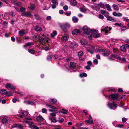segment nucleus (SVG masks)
I'll return each instance as SVG.
<instances>
[{
    "label": "nucleus",
    "mask_w": 129,
    "mask_h": 129,
    "mask_svg": "<svg viewBox=\"0 0 129 129\" xmlns=\"http://www.w3.org/2000/svg\"><path fill=\"white\" fill-rule=\"evenodd\" d=\"M28 7L31 10H33L35 8V6L33 4H31L30 5V6Z\"/></svg>",
    "instance_id": "bb28decb"
},
{
    "label": "nucleus",
    "mask_w": 129,
    "mask_h": 129,
    "mask_svg": "<svg viewBox=\"0 0 129 129\" xmlns=\"http://www.w3.org/2000/svg\"><path fill=\"white\" fill-rule=\"evenodd\" d=\"M35 16L36 19H40V18L39 17V16L38 14H35Z\"/></svg>",
    "instance_id": "6e6d98bb"
},
{
    "label": "nucleus",
    "mask_w": 129,
    "mask_h": 129,
    "mask_svg": "<svg viewBox=\"0 0 129 129\" xmlns=\"http://www.w3.org/2000/svg\"><path fill=\"white\" fill-rule=\"evenodd\" d=\"M60 27L65 32L67 31V29L69 28L70 26L69 24L67 23H65L63 24L59 23Z\"/></svg>",
    "instance_id": "f257e3e1"
},
{
    "label": "nucleus",
    "mask_w": 129,
    "mask_h": 129,
    "mask_svg": "<svg viewBox=\"0 0 129 129\" xmlns=\"http://www.w3.org/2000/svg\"><path fill=\"white\" fill-rule=\"evenodd\" d=\"M87 64L88 65H89L90 66L92 65L91 62L90 61H89L88 62Z\"/></svg>",
    "instance_id": "774afa93"
},
{
    "label": "nucleus",
    "mask_w": 129,
    "mask_h": 129,
    "mask_svg": "<svg viewBox=\"0 0 129 129\" xmlns=\"http://www.w3.org/2000/svg\"><path fill=\"white\" fill-rule=\"evenodd\" d=\"M120 50L123 51L124 52H125L126 51V48L125 46H122L120 47Z\"/></svg>",
    "instance_id": "2f4dec72"
},
{
    "label": "nucleus",
    "mask_w": 129,
    "mask_h": 129,
    "mask_svg": "<svg viewBox=\"0 0 129 129\" xmlns=\"http://www.w3.org/2000/svg\"><path fill=\"white\" fill-rule=\"evenodd\" d=\"M80 10L81 12H84L86 11L85 9L84 8H80Z\"/></svg>",
    "instance_id": "bf43d9fd"
},
{
    "label": "nucleus",
    "mask_w": 129,
    "mask_h": 129,
    "mask_svg": "<svg viewBox=\"0 0 129 129\" xmlns=\"http://www.w3.org/2000/svg\"><path fill=\"white\" fill-rule=\"evenodd\" d=\"M119 96V94H115L111 95L109 96L110 99H112L113 100H115Z\"/></svg>",
    "instance_id": "6e6552de"
},
{
    "label": "nucleus",
    "mask_w": 129,
    "mask_h": 129,
    "mask_svg": "<svg viewBox=\"0 0 129 129\" xmlns=\"http://www.w3.org/2000/svg\"><path fill=\"white\" fill-rule=\"evenodd\" d=\"M25 9L23 7H21L20 8V10L22 12L25 11Z\"/></svg>",
    "instance_id": "338daca9"
},
{
    "label": "nucleus",
    "mask_w": 129,
    "mask_h": 129,
    "mask_svg": "<svg viewBox=\"0 0 129 129\" xmlns=\"http://www.w3.org/2000/svg\"><path fill=\"white\" fill-rule=\"evenodd\" d=\"M59 121L61 122H63L64 121V119L61 118H59Z\"/></svg>",
    "instance_id": "e2e57ef3"
},
{
    "label": "nucleus",
    "mask_w": 129,
    "mask_h": 129,
    "mask_svg": "<svg viewBox=\"0 0 129 129\" xmlns=\"http://www.w3.org/2000/svg\"><path fill=\"white\" fill-rule=\"evenodd\" d=\"M26 123H27L29 125V127L32 129H39V127L35 125H33L34 122L33 121H25Z\"/></svg>",
    "instance_id": "7ed1b4c3"
},
{
    "label": "nucleus",
    "mask_w": 129,
    "mask_h": 129,
    "mask_svg": "<svg viewBox=\"0 0 129 129\" xmlns=\"http://www.w3.org/2000/svg\"><path fill=\"white\" fill-rule=\"evenodd\" d=\"M70 66L73 68H75L76 67V64L74 62H71L70 63Z\"/></svg>",
    "instance_id": "393cba45"
},
{
    "label": "nucleus",
    "mask_w": 129,
    "mask_h": 129,
    "mask_svg": "<svg viewBox=\"0 0 129 129\" xmlns=\"http://www.w3.org/2000/svg\"><path fill=\"white\" fill-rule=\"evenodd\" d=\"M42 112L43 113H45L47 112V110L45 108H43L42 110Z\"/></svg>",
    "instance_id": "3c124183"
},
{
    "label": "nucleus",
    "mask_w": 129,
    "mask_h": 129,
    "mask_svg": "<svg viewBox=\"0 0 129 129\" xmlns=\"http://www.w3.org/2000/svg\"><path fill=\"white\" fill-rule=\"evenodd\" d=\"M19 112L20 114H22L25 116H27L28 114V113L27 112L22 110L20 111H19Z\"/></svg>",
    "instance_id": "2eb2a0df"
},
{
    "label": "nucleus",
    "mask_w": 129,
    "mask_h": 129,
    "mask_svg": "<svg viewBox=\"0 0 129 129\" xmlns=\"http://www.w3.org/2000/svg\"><path fill=\"white\" fill-rule=\"evenodd\" d=\"M123 19L125 21L129 22V19H128L127 17H123Z\"/></svg>",
    "instance_id": "4d7b16f0"
},
{
    "label": "nucleus",
    "mask_w": 129,
    "mask_h": 129,
    "mask_svg": "<svg viewBox=\"0 0 129 129\" xmlns=\"http://www.w3.org/2000/svg\"><path fill=\"white\" fill-rule=\"evenodd\" d=\"M44 50L47 51H48V50H50L49 48V47H45L44 49Z\"/></svg>",
    "instance_id": "09e8293b"
},
{
    "label": "nucleus",
    "mask_w": 129,
    "mask_h": 129,
    "mask_svg": "<svg viewBox=\"0 0 129 129\" xmlns=\"http://www.w3.org/2000/svg\"><path fill=\"white\" fill-rule=\"evenodd\" d=\"M52 2L54 4L56 5H58V2L56 0H52Z\"/></svg>",
    "instance_id": "c03bdc74"
},
{
    "label": "nucleus",
    "mask_w": 129,
    "mask_h": 129,
    "mask_svg": "<svg viewBox=\"0 0 129 129\" xmlns=\"http://www.w3.org/2000/svg\"><path fill=\"white\" fill-rule=\"evenodd\" d=\"M72 20L74 22H77L78 20V19L75 16H74L72 18Z\"/></svg>",
    "instance_id": "c85d7f7f"
},
{
    "label": "nucleus",
    "mask_w": 129,
    "mask_h": 129,
    "mask_svg": "<svg viewBox=\"0 0 129 129\" xmlns=\"http://www.w3.org/2000/svg\"><path fill=\"white\" fill-rule=\"evenodd\" d=\"M99 18L101 19H103L104 18V16L101 14H100L98 16Z\"/></svg>",
    "instance_id": "603ef678"
},
{
    "label": "nucleus",
    "mask_w": 129,
    "mask_h": 129,
    "mask_svg": "<svg viewBox=\"0 0 129 129\" xmlns=\"http://www.w3.org/2000/svg\"><path fill=\"white\" fill-rule=\"evenodd\" d=\"M110 54V53L107 52L104 53L103 55L104 56H108Z\"/></svg>",
    "instance_id": "5fc2aeb1"
},
{
    "label": "nucleus",
    "mask_w": 129,
    "mask_h": 129,
    "mask_svg": "<svg viewBox=\"0 0 129 129\" xmlns=\"http://www.w3.org/2000/svg\"><path fill=\"white\" fill-rule=\"evenodd\" d=\"M93 50L90 49L87 50V51L91 54H92L93 53Z\"/></svg>",
    "instance_id": "052dcab7"
},
{
    "label": "nucleus",
    "mask_w": 129,
    "mask_h": 129,
    "mask_svg": "<svg viewBox=\"0 0 129 129\" xmlns=\"http://www.w3.org/2000/svg\"><path fill=\"white\" fill-rule=\"evenodd\" d=\"M52 59V58L51 56L49 55L47 56V60L48 61H51Z\"/></svg>",
    "instance_id": "ea45409f"
},
{
    "label": "nucleus",
    "mask_w": 129,
    "mask_h": 129,
    "mask_svg": "<svg viewBox=\"0 0 129 129\" xmlns=\"http://www.w3.org/2000/svg\"><path fill=\"white\" fill-rule=\"evenodd\" d=\"M100 12L102 14L104 15L106 13H107V14H108L109 13L106 11L103 10H101L100 11Z\"/></svg>",
    "instance_id": "4c0bfd02"
},
{
    "label": "nucleus",
    "mask_w": 129,
    "mask_h": 129,
    "mask_svg": "<svg viewBox=\"0 0 129 129\" xmlns=\"http://www.w3.org/2000/svg\"><path fill=\"white\" fill-rule=\"evenodd\" d=\"M113 7L114 10L116 11H118L119 10V8L117 5L116 4L113 5Z\"/></svg>",
    "instance_id": "412c9836"
},
{
    "label": "nucleus",
    "mask_w": 129,
    "mask_h": 129,
    "mask_svg": "<svg viewBox=\"0 0 129 129\" xmlns=\"http://www.w3.org/2000/svg\"><path fill=\"white\" fill-rule=\"evenodd\" d=\"M5 87L7 88H9L13 90H14L16 87L15 86L10 83H8L6 84Z\"/></svg>",
    "instance_id": "1a4fd4ad"
},
{
    "label": "nucleus",
    "mask_w": 129,
    "mask_h": 129,
    "mask_svg": "<svg viewBox=\"0 0 129 129\" xmlns=\"http://www.w3.org/2000/svg\"><path fill=\"white\" fill-rule=\"evenodd\" d=\"M0 93L2 94H7V92L6 90L3 89L0 91Z\"/></svg>",
    "instance_id": "c756f323"
},
{
    "label": "nucleus",
    "mask_w": 129,
    "mask_h": 129,
    "mask_svg": "<svg viewBox=\"0 0 129 129\" xmlns=\"http://www.w3.org/2000/svg\"><path fill=\"white\" fill-rule=\"evenodd\" d=\"M93 63H94L95 64H97L98 63V60L96 59H94V60L93 61Z\"/></svg>",
    "instance_id": "680f3d73"
},
{
    "label": "nucleus",
    "mask_w": 129,
    "mask_h": 129,
    "mask_svg": "<svg viewBox=\"0 0 129 129\" xmlns=\"http://www.w3.org/2000/svg\"><path fill=\"white\" fill-rule=\"evenodd\" d=\"M127 29L126 26H122L121 27V31H124L126 29Z\"/></svg>",
    "instance_id": "a19ab883"
},
{
    "label": "nucleus",
    "mask_w": 129,
    "mask_h": 129,
    "mask_svg": "<svg viewBox=\"0 0 129 129\" xmlns=\"http://www.w3.org/2000/svg\"><path fill=\"white\" fill-rule=\"evenodd\" d=\"M63 9L65 11L67 10H68V7L67 5H66V6H64L63 7Z\"/></svg>",
    "instance_id": "13d9d810"
},
{
    "label": "nucleus",
    "mask_w": 129,
    "mask_h": 129,
    "mask_svg": "<svg viewBox=\"0 0 129 129\" xmlns=\"http://www.w3.org/2000/svg\"><path fill=\"white\" fill-rule=\"evenodd\" d=\"M70 2L72 5L75 6L77 4V2L75 0H71Z\"/></svg>",
    "instance_id": "5701e85b"
},
{
    "label": "nucleus",
    "mask_w": 129,
    "mask_h": 129,
    "mask_svg": "<svg viewBox=\"0 0 129 129\" xmlns=\"http://www.w3.org/2000/svg\"><path fill=\"white\" fill-rule=\"evenodd\" d=\"M27 103L28 104H30L31 105H34V102L32 101H30L29 100L27 102Z\"/></svg>",
    "instance_id": "e433bc0d"
},
{
    "label": "nucleus",
    "mask_w": 129,
    "mask_h": 129,
    "mask_svg": "<svg viewBox=\"0 0 129 129\" xmlns=\"http://www.w3.org/2000/svg\"><path fill=\"white\" fill-rule=\"evenodd\" d=\"M2 120V122L4 123H6L8 122V120L5 118L3 117H0V120Z\"/></svg>",
    "instance_id": "4468645a"
},
{
    "label": "nucleus",
    "mask_w": 129,
    "mask_h": 129,
    "mask_svg": "<svg viewBox=\"0 0 129 129\" xmlns=\"http://www.w3.org/2000/svg\"><path fill=\"white\" fill-rule=\"evenodd\" d=\"M44 119L43 117L41 116H38L36 118V120L38 122L42 121L44 120Z\"/></svg>",
    "instance_id": "dca6fc26"
},
{
    "label": "nucleus",
    "mask_w": 129,
    "mask_h": 129,
    "mask_svg": "<svg viewBox=\"0 0 129 129\" xmlns=\"http://www.w3.org/2000/svg\"><path fill=\"white\" fill-rule=\"evenodd\" d=\"M34 44L33 42H28L26 43L24 45V47L26 46H29Z\"/></svg>",
    "instance_id": "a878e982"
},
{
    "label": "nucleus",
    "mask_w": 129,
    "mask_h": 129,
    "mask_svg": "<svg viewBox=\"0 0 129 129\" xmlns=\"http://www.w3.org/2000/svg\"><path fill=\"white\" fill-rule=\"evenodd\" d=\"M122 121L124 123L126 121L127 119H126L125 118H123L122 119Z\"/></svg>",
    "instance_id": "0e129e2a"
},
{
    "label": "nucleus",
    "mask_w": 129,
    "mask_h": 129,
    "mask_svg": "<svg viewBox=\"0 0 129 129\" xmlns=\"http://www.w3.org/2000/svg\"><path fill=\"white\" fill-rule=\"evenodd\" d=\"M23 15L28 17H31L32 16V14L29 13L28 12H25Z\"/></svg>",
    "instance_id": "cd10ccee"
},
{
    "label": "nucleus",
    "mask_w": 129,
    "mask_h": 129,
    "mask_svg": "<svg viewBox=\"0 0 129 129\" xmlns=\"http://www.w3.org/2000/svg\"><path fill=\"white\" fill-rule=\"evenodd\" d=\"M51 120L52 122H56L57 121L55 118L53 117L51 118Z\"/></svg>",
    "instance_id": "79ce46f5"
},
{
    "label": "nucleus",
    "mask_w": 129,
    "mask_h": 129,
    "mask_svg": "<svg viewBox=\"0 0 129 129\" xmlns=\"http://www.w3.org/2000/svg\"><path fill=\"white\" fill-rule=\"evenodd\" d=\"M111 56L112 57H113L114 58H116L119 60H121V58L120 57H118L117 56L114 54H112L111 55Z\"/></svg>",
    "instance_id": "b1692460"
},
{
    "label": "nucleus",
    "mask_w": 129,
    "mask_h": 129,
    "mask_svg": "<svg viewBox=\"0 0 129 129\" xmlns=\"http://www.w3.org/2000/svg\"><path fill=\"white\" fill-rule=\"evenodd\" d=\"M69 36L67 34L65 35L62 37V40L64 41L67 40L69 38Z\"/></svg>",
    "instance_id": "aec40b11"
},
{
    "label": "nucleus",
    "mask_w": 129,
    "mask_h": 129,
    "mask_svg": "<svg viewBox=\"0 0 129 129\" xmlns=\"http://www.w3.org/2000/svg\"><path fill=\"white\" fill-rule=\"evenodd\" d=\"M78 46V44L75 42H71L70 45V47L72 48H76Z\"/></svg>",
    "instance_id": "9d476101"
},
{
    "label": "nucleus",
    "mask_w": 129,
    "mask_h": 129,
    "mask_svg": "<svg viewBox=\"0 0 129 129\" xmlns=\"http://www.w3.org/2000/svg\"><path fill=\"white\" fill-rule=\"evenodd\" d=\"M35 30L37 31H42V29L41 27L39 26H36L35 28Z\"/></svg>",
    "instance_id": "4be33fe9"
},
{
    "label": "nucleus",
    "mask_w": 129,
    "mask_h": 129,
    "mask_svg": "<svg viewBox=\"0 0 129 129\" xmlns=\"http://www.w3.org/2000/svg\"><path fill=\"white\" fill-rule=\"evenodd\" d=\"M29 53H31L33 54L34 53L35 51L34 50H32V49H30L29 51Z\"/></svg>",
    "instance_id": "864d4df0"
},
{
    "label": "nucleus",
    "mask_w": 129,
    "mask_h": 129,
    "mask_svg": "<svg viewBox=\"0 0 129 129\" xmlns=\"http://www.w3.org/2000/svg\"><path fill=\"white\" fill-rule=\"evenodd\" d=\"M87 75V74L85 73H83L82 74H80V76L81 77H86Z\"/></svg>",
    "instance_id": "37998d69"
},
{
    "label": "nucleus",
    "mask_w": 129,
    "mask_h": 129,
    "mask_svg": "<svg viewBox=\"0 0 129 129\" xmlns=\"http://www.w3.org/2000/svg\"><path fill=\"white\" fill-rule=\"evenodd\" d=\"M46 105L48 107H49V108L52 109H56V108L55 107L51 105H49L48 104H46Z\"/></svg>",
    "instance_id": "7c9ffc66"
},
{
    "label": "nucleus",
    "mask_w": 129,
    "mask_h": 129,
    "mask_svg": "<svg viewBox=\"0 0 129 129\" xmlns=\"http://www.w3.org/2000/svg\"><path fill=\"white\" fill-rule=\"evenodd\" d=\"M86 122L90 124H93V122L92 118L90 115L89 116V120H86L85 121Z\"/></svg>",
    "instance_id": "9b49d317"
},
{
    "label": "nucleus",
    "mask_w": 129,
    "mask_h": 129,
    "mask_svg": "<svg viewBox=\"0 0 129 129\" xmlns=\"http://www.w3.org/2000/svg\"><path fill=\"white\" fill-rule=\"evenodd\" d=\"M98 5L99 6L102 8L104 9H105V6L104 4H103L101 3H99L98 4Z\"/></svg>",
    "instance_id": "72a5a7b5"
},
{
    "label": "nucleus",
    "mask_w": 129,
    "mask_h": 129,
    "mask_svg": "<svg viewBox=\"0 0 129 129\" xmlns=\"http://www.w3.org/2000/svg\"><path fill=\"white\" fill-rule=\"evenodd\" d=\"M124 126V125L123 124H118L117 125V126H116V127L121 128Z\"/></svg>",
    "instance_id": "8fccbe9b"
},
{
    "label": "nucleus",
    "mask_w": 129,
    "mask_h": 129,
    "mask_svg": "<svg viewBox=\"0 0 129 129\" xmlns=\"http://www.w3.org/2000/svg\"><path fill=\"white\" fill-rule=\"evenodd\" d=\"M104 15L107 18V20H109L113 22L116 21V20L115 19L112 18L111 17H110L108 15Z\"/></svg>",
    "instance_id": "ddd939ff"
},
{
    "label": "nucleus",
    "mask_w": 129,
    "mask_h": 129,
    "mask_svg": "<svg viewBox=\"0 0 129 129\" xmlns=\"http://www.w3.org/2000/svg\"><path fill=\"white\" fill-rule=\"evenodd\" d=\"M111 29V28L110 27H109L107 26L104 28H102L101 29V31H104L105 33H107Z\"/></svg>",
    "instance_id": "f8f14e48"
},
{
    "label": "nucleus",
    "mask_w": 129,
    "mask_h": 129,
    "mask_svg": "<svg viewBox=\"0 0 129 129\" xmlns=\"http://www.w3.org/2000/svg\"><path fill=\"white\" fill-rule=\"evenodd\" d=\"M96 51L97 52H104L105 51V50L102 49H100V48H98L96 49Z\"/></svg>",
    "instance_id": "58836bf2"
},
{
    "label": "nucleus",
    "mask_w": 129,
    "mask_h": 129,
    "mask_svg": "<svg viewBox=\"0 0 129 129\" xmlns=\"http://www.w3.org/2000/svg\"><path fill=\"white\" fill-rule=\"evenodd\" d=\"M57 101V100L55 99H52L49 100V102L51 104H53L56 103Z\"/></svg>",
    "instance_id": "a211bd4d"
},
{
    "label": "nucleus",
    "mask_w": 129,
    "mask_h": 129,
    "mask_svg": "<svg viewBox=\"0 0 129 129\" xmlns=\"http://www.w3.org/2000/svg\"><path fill=\"white\" fill-rule=\"evenodd\" d=\"M98 31L96 30H91V33L92 35H93L94 37L95 38L99 37L100 35L98 33Z\"/></svg>",
    "instance_id": "39448f33"
},
{
    "label": "nucleus",
    "mask_w": 129,
    "mask_h": 129,
    "mask_svg": "<svg viewBox=\"0 0 129 129\" xmlns=\"http://www.w3.org/2000/svg\"><path fill=\"white\" fill-rule=\"evenodd\" d=\"M83 55V52H81L78 53V56L79 58L81 57Z\"/></svg>",
    "instance_id": "49530a36"
},
{
    "label": "nucleus",
    "mask_w": 129,
    "mask_h": 129,
    "mask_svg": "<svg viewBox=\"0 0 129 129\" xmlns=\"http://www.w3.org/2000/svg\"><path fill=\"white\" fill-rule=\"evenodd\" d=\"M83 113H85V115H86L88 114V111H87L83 110Z\"/></svg>",
    "instance_id": "69168bd1"
},
{
    "label": "nucleus",
    "mask_w": 129,
    "mask_h": 129,
    "mask_svg": "<svg viewBox=\"0 0 129 129\" xmlns=\"http://www.w3.org/2000/svg\"><path fill=\"white\" fill-rule=\"evenodd\" d=\"M23 126L20 124H17L14 125L12 128H15L16 129H23Z\"/></svg>",
    "instance_id": "423d86ee"
},
{
    "label": "nucleus",
    "mask_w": 129,
    "mask_h": 129,
    "mask_svg": "<svg viewBox=\"0 0 129 129\" xmlns=\"http://www.w3.org/2000/svg\"><path fill=\"white\" fill-rule=\"evenodd\" d=\"M48 41L47 40H45L44 38H40L39 39V42L43 45L46 44L48 43Z\"/></svg>",
    "instance_id": "0eeeda50"
},
{
    "label": "nucleus",
    "mask_w": 129,
    "mask_h": 129,
    "mask_svg": "<svg viewBox=\"0 0 129 129\" xmlns=\"http://www.w3.org/2000/svg\"><path fill=\"white\" fill-rule=\"evenodd\" d=\"M106 8H107V9L109 11H110L111 8L110 5L108 4H107L105 5Z\"/></svg>",
    "instance_id": "f704fd0d"
},
{
    "label": "nucleus",
    "mask_w": 129,
    "mask_h": 129,
    "mask_svg": "<svg viewBox=\"0 0 129 129\" xmlns=\"http://www.w3.org/2000/svg\"><path fill=\"white\" fill-rule=\"evenodd\" d=\"M57 34V32L56 31H54L51 34V36L53 38Z\"/></svg>",
    "instance_id": "473e14b6"
},
{
    "label": "nucleus",
    "mask_w": 129,
    "mask_h": 129,
    "mask_svg": "<svg viewBox=\"0 0 129 129\" xmlns=\"http://www.w3.org/2000/svg\"><path fill=\"white\" fill-rule=\"evenodd\" d=\"M19 34L21 36H22L23 35L25 34L26 33L25 32V30L22 29L20 31L18 32Z\"/></svg>",
    "instance_id": "6ab92c4d"
},
{
    "label": "nucleus",
    "mask_w": 129,
    "mask_h": 129,
    "mask_svg": "<svg viewBox=\"0 0 129 129\" xmlns=\"http://www.w3.org/2000/svg\"><path fill=\"white\" fill-rule=\"evenodd\" d=\"M84 31L83 35L84 36H86L88 35L90 32L91 33V30L90 28L86 26H84L82 28Z\"/></svg>",
    "instance_id": "f03ea898"
},
{
    "label": "nucleus",
    "mask_w": 129,
    "mask_h": 129,
    "mask_svg": "<svg viewBox=\"0 0 129 129\" xmlns=\"http://www.w3.org/2000/svg\"><path fill=\"white\" fill-rule=\"evenodd\" d=\"M89 47H88L91 50H94L95 49V47L94 46H93L91 45H89Z\"/></svg>",
    "instance_id": "de8ad7c7"
},
{
    "label": "nucleus",
    "mask_w": 129,
    "mask_h": 129,
    "mask_svg": "<svg viewBox=\"0 0 129 129\" xmlns=\"http://www.w3.org/2000/svg\"><path fill=\"white\" fill-rule=\"evenodd\" d=\"M107 106L108 107L111 109H114L116 108V104L115 102H113V103H109Z\"/></svg>",
    "instance_id": "20e7f679"
},
{
    "label": "nucleus",
    "mask_w": 129,
    "mask_h": 129,
    "mask_svg": "<svg viewBox=\"0 0 129 129\" xmlns=\"http://www.w3.org/2000/svg\"><path fill=\"white\" fill-rule=\"evenodd\" d=\"M32 120V119L31 118H25V119H24L23 121V122L25 123V121H29V120Z\"/></svg>",
    "instance_id": "a18cd8bd"
},
{
    "label": "nucleus",
    "mask_w": 129,
    "mask_h": 129,
    "mask_svg": "<svg viewBox=\"0 0 129 129\" xmlns=\"http://www.w3.org/2000/svg\"><path fill=\"white\" fill-rule=\"evenodd\" d=\"M80 42L82 45H85L87 44V42L86 41H85L83 40L81 41Z\"/></svg>",
    "instance_id": "c9c22d12"
},
{
    "label": "nucleus",
    "mask_w": 129,
    "mask_h": 129,
    "mask_svg": "<svg viewBox=\"0 0 129 129\" xmlns=\"http://www.w3.org/2000/svg\"><path fill=\"white\" fill-rule=\"evenodd\" d=\"M79 32L80 31L79 30L77 29H76L72 31V33L73 35H77L79 34Z\"/></svg>",
    "instance_id": "f3484780"
}]
</instances>
